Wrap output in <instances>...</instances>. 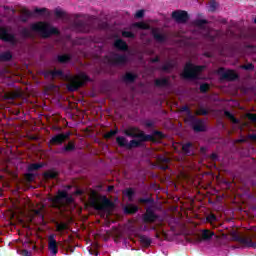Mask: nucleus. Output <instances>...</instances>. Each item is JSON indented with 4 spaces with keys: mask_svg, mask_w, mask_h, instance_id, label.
<instances>
[{
    "mask_svg": "<svg viewBox=\"0 0 256 256\" xmlns=\"http://www.w3.org/2000/svg\"><path fill=\"white\" fill-rule=\"evenodd\" d=\"M124 134L126 137H132L133 139H140V140H131L128 142L127 138L123 136L116 137V143L119 147H124L129 151L131 149H137V147H141V143H147V141H151L155 143V138L151 134H145V132L141 131L137 127H130L124 130Z\"/></svg>",
    "mask_w": 256,
    "mask_h": 256,
    "instance_id": "f257e3e1",
    "label": "nucleus"
},
{
    "mask_svg": "<svg viewBox=\"0 0 256 256\" xmlns=\"http://www.w3.org/2000/svg\"><path fill=\"white\" fill-rule=\"evenodd\" d=\"M49 201L56 209H63V207L74 203L75 199H73V195L67 193V190H58L54 197L49 198Z\"/></svg>",
    "mask_w": 256,
    "mask_h": 256,
    "instance_id": "f03ea898",
    "label": "nucleus"
},
{
    "mask_svg": "<svg viewBox=\"0 0 256 256\" xmlns=\"http://www.w3.org/2000/svg\"><path fill=\"white\" fill-rule=\"evenodd\" d=\"M204 70L205 66L195 65L191 62H188L184 66L181 77L187 81H197V79H199V75H201Z\"/></svg>",
    "mask_w": 256,
    "mask_h": 256,
    "instance_id": "7ed1b4c3",
    "label": "nucleus"
},
{
    "mask_svg": "<svg viewBox=\"0 0 256 256\" xmlns=\"http://www.w3.org/2000/svg\"><path fill=\"white\" fill-rule=\"evenodd\" d=\"M31 31H35L36 33H40L43 39H49L51 35H59V29L55 27H51L48 23L38 22L31 25Z\"/></svg>",
    "mask_w": 256,
    "mask_h": 256,
    "instance_id": "20e7f679",
    "label": "nucleus"
},
{
    "mask_svg": "<svg viewBox=\"0 0 256 256\" xmlns=\"http://www.w3.org/2000/svg\"><path fill=\"white\" fill-rule=\"evenodd\" d=\"M231 239H232V241L241 243V245H244L245 247H253L254 249H256V234L255 233L248 234L247 236H242L238 232H232Z\"/></svg>",
    "mask_w": 256,
    "mask_h": 256,
    "instance_id": "39448f33",
    "label": "nucleus"
},
{
    "mask_svg": "<svg viewBox=\"0 0 256 256\" xmlns=\"http://www.w3.org/2000/svg\"><path fill=\"white\" fill-rule=\"evenodd\" d=\"M91 81V78L87 74L81 73L78 78L72 79L70 83L66 85V89L70 93H74V91H79L85 83H91Z\"/></svg>",
    "mask_w": 256,
    "mask_h": 256,
    "instance_id": "423d86ee",
    "label": "nucleus"
},
{
    "mask_svg": "<svg viewBox=\"0 0 256 256\" xmlns=\"http://www.w3.org/2000/svg\"><path fill=\"white\" fill-rule=\"evenodd\" d=\"M104 59L108 65H112L113 67H122L123 65H127V63H129V58L127 55L119 53L105 56Z\"/></svg>",
    "mask_w": 256,
    "mask_h": 256,
    "instance_id": "0eeeda50",
    "label": "nucleus"
},
{
    "mask_svg": "<svg viewBox=\"0 0 256 256\" xmlns=\"http://www.w3.org/2000/svg\"><path fill=\"white\" fill-rule=\"evenodd\" d=\"M188 121L194 133H205V131H207V124L205 123V120L197 118L194 115H190Z\"/></svg>",
    "mask_w": 256,
    "mask_h": 256,
    "instance_id": "6e6552de",
    "label": "nucleus"
},
{
    "mask_svg": "<svg viewBox=\"0 0 256 256\" xmlns=\"http://www.w3.org/2000/svg\"><path fill=\"white\" fill-rule=\"evenodd\" d=\"M114 205L115 204H113L107 196H102L101 202H98L97 200L91 202V206L96 209V211H105L106 209H111Z\"/></svg>",
    "mask_w": 256,
    "mask_h": 256,
    "instance_id": "1a4fd4ad",
    "label": "nucleus"
},
{
    "mask_svg": "<svg viewBox=\"0 0 256 256\" xmlns=\"http://www.w3.org/2000/svg\"><path fill=\"white\" fill-rule=\"evenodd\" d=\"M71 138V133L68 131L66 133H58L54 135L48 142L49 147L63 145L66 141Z\"/></svg>",
    "mask_w": 256,
    "mask_h": 256,
    "instance_id": "9d476101",
    "label": "nucleus"
},
{
    "mask_svg": "<svg viewBox=\"0 0 256 256\" xmlns=\"http://www.w3.org/2000/svg\"><path fill=\"white\" fill-rule=\"evenodd\" d=\"M44 13H47V8H35L34 12H31L29 9H24L22 10V16L20 17V20L22 23H27L29 18L33 17V15H43Z\"/></svg>",
    "mask_w": 256,
    "mask_h": 256,
    "instance_id": "9b49d317",
    "label": "nucleus"
},
{
    "mask_svg": "<svg viewBox=\"0 0 256 256\" xmlns=\"http://www.w3.org/2000/svg\"><path fill=\"white\" fill-rule=\"evenodd\" d=\"M218 75H221L222 79L224 81H237L239 79V74L235 72V70H227L225 71V68L220 67L218 69Z\"/></svg>",
    "mask_w": 256,
    "mask_h": 256,
    "instance_id": "f8f14e48",
    "label": "nucleus"
},
{
    "mask_svg": "<svg viewBox=\"0 0 256 256\" xmlns=\"http://www.w3.org/2000/svg\"><path fill=\"white\" fill-rule=\"evenodd\" d=\"M0 39L5 43H11V45H15V43H17V38H15V34L9 33V30L4 27H0Z\"/></svg>",
    "mask_w": 256,
    "mask_h": 256,
    "instance_id": "ddd939ff",
    "label": "nucleus"
},
{
    "mask_svg": "<svg viewBox=\"0 0 256 256\" xmlns=\"http://www.w3.org/2000/svg\"><path fill=\"white\" fill-rule=\"evenodd\" d=\"M72 27L78 33H89L91 31V26L83 20H75L72 23Z\"/></svg>",
    "mask_w": 256,
    "mask_h": 256,
    "instance_id": "4468645a",
    "label": "nucleus"
},
{
    "mask_svg": "<svg viewBox=\"0 0 256 256\" xmlns=\"http://www.w3.org/2000/svg\"><path fill=\"white\" fill-rule=\"evenodd\" d=\"M172 19H175L176 23H186L189 21V13L185 10H176L172 12Z\"/></svg>",
    "mask_w": 256,
    "mask_h": 256,
    "instance_id": "2eb2a0df",
    "label": "nucleus"
},
{
    "mask_svg": "<svg viewBox=\"0 0 256 256\" xmlns=\"http://www.w3.org/2000/svg\"><path fill=\"white\" fill-rule=\"evenodd\" d=\"M48 249L52 255L59 253V246L57 245V240H55V234H51L48 237Z\"/></svg>",
    "mask_w": 256,
    "mask_h": 256,
    "instance_id": "dca6fc26",
    "label": "nucleus"
},
{
    "mask_svg": "<svg viewBox=\"0 0 256 256\" xmlns=\"http://www.w3.org/2000/svg\"><path fill=\"white\" fill-rule=\"evenodd\" d=\"M151 34L154 41H156V43H167V39H168L167 35L159 32V29L153 28L151 30Z\"/></svg>",
    "mask_w": 256,
    "mask_h": 256,
    "instance_id": "f3484780",
    "label": "nucleus"
},
{
    "mask_svg": "<svg viewBox=\"0 0 256 256\" xmlns=\"http://www.w3.org/2000/svg\"><path fill=\"white\" fill-rule=\"evenodd\" d=\"M159 219V216L155 213V210L147 209L146 213L143 215L144 223H155Z\"/></svg>",
    "mask_w": 256,
    "mask_h": 256,
    "instance_id": "a211bd4d",
    "label": "nucleus"
},
{
    "mask_svg": "<svg viewBox=\"0 0 256 256\" xmlns=\"http://www.w3.org/2000/svg\"><path fill=\"white\" fill-rule=\"evenodd\" d=\"M114 47L118 49V51H129V45L121 38L114 41Z\"/></svg>",
    "mask_w": 256,
    "mask_h": 256,
    "instance_id": "6ab92c4d",
    "label": "nucleus"
},
{
    "mask_svg": "<svg viewBox=\"0 0 256 256\" xmlns=\"http://www.w3.org/2000/svg\"><path fill=\"white\" fill-rule=\"evenodd\" d=\"M155 87H169L171 83L169 82V78H158L154 81Z\"/></svg>",
    "mask_w": 256,
    "mask_h": 256,
    "instance_id": "aec40b11",
    "label": "nucleus"
},
{
    "mask_svg": "<svg viewBox=\"0 0 256 256\" xmlns=\"http://www.w3.org/2000/svg\"><path fill=\"white\" fill-rule=\"evenodd\" d=\"M44 179H57L59 177V172L55 169H50L43 173Z\"/></svg>",
    "mask_w": 256,
    "mask_h": 256,
    "instance_id": "412c9836",
    "label": "nucleus"
},
{
    "mask_svg": "<svg viewBox=\"0 0 256 256\" xmlns=\"http://www.w3.org/2000/svg\"><path fill=\"white\" fill-rule=\"evenodd\" d=\"M139 211V206L130 204L124 208V213L126 215H135Z\"/></svg>",
    "mask_w": 256,
    "mask_h": 256,
    "instance_id": "4be33fe9",
    "label": "nucleus"
},
{
    "mask_svg": "<svg viewBox=\"0 0 256 256\" xmlns=\"http://www.w3.org/2000/svg\"><path fill=\"white\" fill-rule=\"evenodd\" d=\"M182 152L184 155H193V143L187 142L182 145Z\"/></svg>",
    "mask_w": 256,
    "mask_h": 256,
    "instance_id": "5701e85b",
    "label": "nucleus"
},
{
    "mask_svg": "<svg viewBox=\"0 0 256 256\" xmlns=\"http://www.w3.org/2000/svg\"><path fill=\"white\" fill-rule=\"evenodd\" d=\"M45 167V164L43 163H31L27 167L28 173H33V171H39V169H43Z\"/></svg>",
    "mask_w": 256,
    "mask_h": 256,
    "instance_id": "b1692460",
    "label": "nucleus"
},
{
    "mask_svg": "<svg viewBox=\"0 0 256 256\" xmlns=\"http://www.w3.org/2000/svg\"><path fill=\"white\" fill-rule=\"evenodd\" d=\"M21 96L22 94L20 91L8 92L5 94V99L8 101H15V99H19Z\"/></svg>",
    "mask_w": 256,
    "mask_h": 256,
    "instance_id": "393cba45",
    "label": "nucleus"
},
{
    "mask_svg": "<svg viewBox=\"0 0 256 256\" xmlns=\"http://www.w3.org/2000/svg\"><path fill=\"white\" fill-rule=\"evenodd\" d=\"M73 59V56H71V54H61L57 56V61L58 63H69V61H71Z\"/></svg>",
    "mask_w": 256,
    "mask_h": 256,
    "instance_id": "a878e982",
    "label": "nucleus"
},
{
    "mask_svg": "<svg viewBox=\"0 0 256 256\" xmlns=\"http://www.w3.org/2000/svg\"><path fill=\"white\" fill-rule=\"evenodd\" d=\"M137 79V75L131 73V72H127L124 76H123V81L124 83H135V80Z\"/></svg>",
    "mask_w": 256,
    "mask_h": 256,
    "instance_id": "bb28decb",
    "label": "nucleus"
},
{
    "mask_svg": "<svg viewBox=\"0 0 256 256\" xmlns=\"http://www.w3.org/2000/svg\"><path fill=\"white\" fill-rule=\"evenodd\" d=\"M138 239H139L141 245H143V247H150L151 246V243H152L151 238H149L145 235H139Z\"/></svg>",
    "mask_w": 256,
    "mask_h": 256,
    "instance_id": "cd10ccee",
    "label": "nucleus"
},
{
    "mask_svg": "<svg viewBox=\"0 0 256 256\" xmlns=\"http://www.w3.org/2000/svg\"><path fill=\"white\" fill-rule=\"evenodd\" d=\"M215 233H213L211 230H203L201 239L202 241H211Z\"/></svg>",
    "mask_w": 256,
    "mask_h": 256,
    "instance_id": "c85d7f7f",
    "label": "nucleus"
},
{
    "mask_svg": "<svg viewBox=\"0 0 256 256\" xmlns=\"http://www.w3.org/2000/svg\"><path fill=\"white\" fill-rule=\"evenodd\" d=\"M47 75H51L52 79H55V77H63L64 73L63 70H48L45 73V77H47Z\"/></svg>",
    "mask_w": 256,
    "mask_h": 256,
    "instance_id": "c756f323",
    "label": "nucleus"
},
{
    "mask_svg": "<svg viewBox=\"0 0 256 256\" xmlns=\"http://www.w3.org/2000/svg\"><path fill=\"white\" fill-rule=\"evenodd\" d=\"M123 195H125L128 198V201L132 202L133 197H135V190L133 188H126L123 191Z\"/></svg>",
    "mask_w": 256,
    "mask_h": 256,
    "instance_id": "7c9ffc66",
    "label": "nucleus"
},
{
    "mask_svg": "<svg viewBox=\"0 0 256 256\" xmlns=\"http://www.w3.org/2000/svg\"><path fill=\"white\" fill-rule=\"evenodd\" d=\"M75 142L70 141L66 146L62 148V153H71L72 151H75Z\"/></svg>",
    "mask_w": 256,
    "mask_h": 256,
    "instance_id": "2f4dec72",
    "label": "nucleus"
},
{
    "mask_svg": "<svg viewBox=\"0 0 256 256\" xmlns=\"http://www.w3.org/2000/svg\"><path fill=\"white\" fill-rule=\"evenodd\" d=\"M55 225H56L57 233H63V231H66V229L69 228V226L65 222H61V223L55 222Z\"/></svg>",
    "mask_w": 256,
    "mask_h": 256,
    "instance_id": "473e14b6",
    "label": "nucleus"
},
{
    "mask_svg": "<svg viewBox=\"0 0 256 256\" xmlns=\"http://www.w3.org/2000/svg\"><path fill=\"white\" fill-rule=\"evenodd\" d=\"M224 115L225 117H227V119H230V121L234 123V125L239 124V119H237L235 115H233V113H231L230 111L228 110L224 111Z\"/></svg>",
    "mask_w": 256,
    "mask_h": 256,
    "instance_id": "72a5a7b5",
    "label": "nucleus"
},
{
    "mask_svg": "<svg viewBox=\"0 0 256 256\" xmlns=\"http://www.w3.org/2000/svg\"><path fill=\"white\" fill-rule=\"evenodd\" d=\"M133 27H136L137 29H142L144 31L151 29V26H149V24H147L145 22H135L133 24Z\"/></svg>",
    "mask_w": 256,
    "mask_h": 256,
    "instance_id": "f704fd0d",
    "label": "nucleus"
},
{
    "mask_svg": "<svg viewBox=\"0 0 256 256\" xmlns=\"http://www.w3.org/2000/svg\"><path fill=\"white\" fill-rule=\"evenodd\" d=\"M11 59H13V54H11V52H3L0 54V61L2 62L11 61Z\"/></svg>",
    "mask_w": 256,
    "mask_h": 256,
    "instance_id": "c9c22d12",
    "label": "nucleus"
},
{
    "mask_svg": "<svg viewBox=\"0 0 256 256\" xmlns=\"http://www.w3.org/2000/svg\"><path fill=\"white\" fill-rule=\"evenodd\" d=\"M174 68H175V64L172 61L167 62L161 67V69L166 73H169V71H171V69H174Z\"/></svg>",
    "mask_w": 256,
    "mask_h": 256,
    "instance_id": "e433bc0d",
    "label": "nucleus"
},
{
    "mask_svg": "<svg viewBox=\"0 0 256 256\" xmlns=\"http://www.w3.org/2000/svg\"><path fill=\"white\" fill-rule=\"evenodd\" d=\"M207 23H209V21H207L206 19H197L194 21V25L196 27H199L200 29H203V27H205Z\"/></svg>",
    "mask_w": 256,
    "mask_h": 256,
    "instance_id": "4c0bfd02",
    "label": "nucleus"
},
{
    "mask_svg": "<svg viewBox=\"0 0 256 256\" xmlns=\"http://www.w3.org/2000/svg\"><path fill=\"white\" fill-rule=\"evenodd\" d=\"M197 116H207L209 115V110L205 109L204 107H199L198 110L195 112Z\"/></svg>",
    "mask_w": 256,
    "mask_h": 256,
    "instance_id": "58836bf2",
    "label": "nucleus"
},
{
    "mask_svg": "<svg viewBox=\"0 0 256 256\" xmlns=\"http://www.w3.org/2000/svg\"><path fill=\"white\" fill-rule=\"evenodd\" d=\"M240 69H243L244 71H255V65H253V63L240 65Z\"/></svg>",
    "mask_w": 256,
    "mask_h": 256,
    "instance_id": "ea45409f",
    "label": "nucleus"
},
{
    "mask_svg": "<svg viewBox=\"0 0 256 256\" xmlns=\"http://www.w3.org/2000/svg\"><path fill=\"white\" fill-rule=\"evenodd\" d=\"M152 137H157L158 139H165V134L159 130H155L153 133H152Z\"/></svg>",
    "mask_w": 256,
    "mask_h": 256,
    "instance_id": "a19ab883",
    "label": "nucleus"
},
{
    "mask_svg": "<svg viewBox=\"0 0 256 256\" xmlns=\"http://www.w3.org/2000/svg\"><path fill=\"white\" fill-rule=\"evenodd\" d=\"M37 177V174H33V173H27L25 174V179L26 181H28L29 183H33V181H35V178Z\"/></svg>",
    "mask_w": 256,
    "mask_h": 256,
    "instance_id": "79ce46f5",
    "label": "nucleus"
},
{
    "mask_svg": "<svg viewBox=\"0 0 256 256\" xmlns=\"http://www.w3.org/2000/svg\"><path fill=\"white\" fill-rule=\"evenodd\" d=\"M139 203H142V204H153L155 203V199L153 198H139Z\"/></svg>",
    "mask_w": 256,
    "mask_h": 256,
    "instance_id": "37998d69",
    "label": "nucleus"
},
{
    "mask_svg": "<svg viewBox=\"0 0 256 256\" xmlns=\"http://www.w3.org/2000/svg\"><path fill=\"white\" fill-rule=\"evenodd\" d=\"M117 133H119V130H110L109 132H107L104 137L105 139H111L112 137H115V135H117Z\"/></svg>",
    "mask_w": 256,
    "mask_h": 256,
    "instance_id": "c03bdc74",
    "label": "nucleus"
},
{
    "mask_svg": "<svg viewBox=\"0 0 256 256\" xmlns=\"http://www.w3.org/2000/svg\"><path fill=\"white\" fill-rule=\"evenodd\" d=\"M20 35H22L23 37H25V38H29V37H31V31L30 30H28V28H22L21 30H20Z\"/></svg>",
    "mask_w": 256,
    "mask_h": 256,
    "instance_id": "a18cd8bd",
    "label": "nucleus"
},
{
    "mask_svg": "<svg viewBox=\"0 0 256 256\" xmlns=\"http://www.w3.org/2000/svg\"><path fill=\"white\" fill-rule=\"evenodd\" d=\"M122 37H125L126 39H135V34L131 31H123Z\"/></svg>",
    "mask_w": 256,
    "mask_h": 256,
    "instance_id": "49530a36",
    "label": "nucleus"
},
{
    "mask_svg": "<svg viewBox=\"0 0 256 256\" xmlns=\"http://www.w3.org/2000/svg\"><path fill=\"white\" fill-rule=\"evenodd\" d=\"M209 11H210V13H215V11H217V1L212 0L210 2Z\"/></svg>",
    "mask_w": 256,
    "mask_h": 256,
    "instance_id": "de8ad7c7",
    "label": "nucleus"
},
{
    "mask_svg": "<svg viewBox=\"0 0 256 256\" xmlns=\"http://www.w3.org/2000/svg\"><path fill=\"white\" fill-rule=\"evenodd\" d=\"M200 93H207V91H209L210 86L208 83H203L200 85Z\"/></svg>",
    "mask_w": 256,
    "mask_h": 256,
    "instance_id": "09e8293b",
    "label": "nucleus"
},
{
    "mask_svg": "<svg viewBox=\"0 0 256 256\" xmlns=\"http://www.w3.org/2000/svg\"><path fill=\"white\" fill-rule=\"evenodd\" d=\"M181 111L183 113H187L188 119L191 117V115H193V114H191V109L189 108V106H182Z\"/></svg>",
    "mask_w": 256,
    "mask_h": 256,
    "instance_id": "8fccbe9b",
    "label": "nucleus"
},
{
    "mask_svg": "<svg viewBox=\"0 0 256 256\" xmlns=\"http://www.w3.org/2000/svg\"><path fill=\"white\" fill-rule=\"evenodd\" d=\"M136 19H143L145 17V10H138L135 14Z\"/></svg>",
    "mask_w": 256,
    "mask_h": 256,
    "instance_id": "3c124183",
    "label": "nucleus"
},
{
    "mask_svg": "<svg viewBox=\"0 0 256 256\" xmlns=\"http://www.w3.org/2000/svg\"><path fill=\"white\" fill-rule=\"evenodd\" d=\"M157 160L160 163H169V161H171L168 157L165 156H158Z\"/></svg>",
    "mask_w": 256,
    "mask_h": 256,
    "instance_id": "603ef678",
    "label": "nucleus"
},
{
    "mask_svg": "<svg viewBox=\"0 0 256 256\" xmlns=\"http://www.w3.org/2000/svg\"><path fill=\"white\" fill-rule=\"evenodd\" d=\"M247 117H248V120L251 121V123H256V114L248 113Z\"/></svg>",
    "mask_w": 256,
    "mask_h": 256,
    "instance_id": "864d4df0",
    "label": "nucleus"
},
{
    "mask_svg": "<svg viewBox=\"0 0 256 256\" xmlns=\"http://www.w3.org/2000/svg\"><path fill=\"white\" fill-rule=\"evenodd\" d=\"M207 221L208 223H213V221H217V216H215V214H210L207 216Z\"/></svg>",
    "mask_w": 256,
    "mask_h": 256,
    "instance_id": "5fc2aeb1",
    "label": "nucleus"
},
{
    "mask_svg": "<svg viewBox=\"0 0 256 256\" xmlns=\"http://www.w3.org/2000/svg\"><path fill=\"white\" fill-rule=\"evenodd\" d=\"M55 16L58 17L59 19H61V17L65 16V12H63L61 10H55Z\"/></svg>",
    "mask_w": 256,
    "mask_h": 256,
    "instance_id": "6e6d98bb",
    "label": "nucleus"
},
{
    "mask_svg": "<svg viewBox=\"0 0 256 256\" xmlns=\"http://www.w3.org/2000/svg\"><path fill=\"white\" fill-rule=\"evenodd\" d=\"M158 169H161L162 171H167L169 169V165L167 164H159Z\"/></svg>",
    "mask_w": 256,
    "mask_h": 256,
    "instance_id": "4d7b16f0",
    "label": "nucleus"
},
{
    "mask_svg": "<svg viewBox=\"0 0 256 256\" xmlns=\"http://www.w3.org/2000/svg\"><path fill=\"white\" fill-rule=\"evenodd\" d=\"M20 255L31 256V252H29L27 249H24V250H21Z\"/></svg>",
    "mask_w": 256,
    "mask_h": 256,
    "instance_id": "13d9d810",
    "label": "nucleus"
},
{
    "mask_svg": "<svg viewBox=\"0 0 256 256\" xmlns=\"http://www.w3.org/2000/svg\"><path fill=\"white\" fill-rule=\"evenodd\" d=\"M210 159L211 161H217V159H219V156L217 155V153H212L210 155Z\"/></svg>",
    "mask_w": 256,
    "mask_h": 256,
    "instance_id": "bf43d9fd",
    "label": "nucleus"
},
{
    "mask_svg": "<svg viewBox=\"0 0 256 256\" xmlns=\"http://www.w3.org/2000/svg\"><path fill=\"white\" fill-rule=\"evenodd\" d=\"M159 61H160L159 56H156L151 59V63H159Z\"/></svg>",
    "mask_w": 256,
    "mask_h": 256,
    "instance_id": "052dcab7",
    "label": "nucleus"
},
{
    "mask_svg": "<svg viewBox=\"0 0 256 256\" xmlns=\"http://www.w3.org/2000/svg\"><path fill=\"white\" fill-rule=\"evenodd\" d=\"M145 125H146V127L151 128V127H153V122L148 120L145 122Z\"/></svg>",
    "mask_w": 256,
    "mask_h": 256,
    "instance_id": "680f3d73",
    "label": "nucleus"
},
{
    "mask_svg": "<svg viewBox=\"0 0 256 256\" xmlns=\"http://www.w3.org/2000/svg\"><path fill=\"white\" fill-rule=\"evenodd\" d=\"M74 194L81 196V195H83V191L80 190V189H77V190L74 192Z\"/></svg>",
    "mask_w": 256,
    "mask_h": 256,
    "instance_id": "e2e57ef3",
    "label": "nucleus"
},
{
    "mask_svg": "<svg viewBox=\"0 0 256 256\" xmlns=\"http://www.w3.org/2000/svg\"><path fill=\"white\" fill-rule=\"evenodd\" d=\"M114 189H115V186L110 185V186H108L107 191H108V193H111Z\"/></svg>",
    "mask_w": 256,
    "mask_h": 256,
    "instance_id": "0e129e2a",
    "label": "nucleus"
},
{
    "mask_svg": "<svg viewBox=\"0 0 256 256\" xmlns=\"http://www.w3.org/2000/svg\"><path fill=\"white\" fill-rule=\"evenodd\" d=\"M249 139H251L252 141H256V134H250Z\"/></svg>",
    "mask_w": 256,
    "mask_h": 256,
    "instance_id": "69168bd1",
    "label": "nucleus"
},
{
    "mask_svg": "<svg viewBox=\"0 0 256 256\" xmlns=\"http://www.w3.org/2000/svg\"><path fill=\"white\" fill-rule=\"evenodd\" d=\"M220 22L223 23V25H227V19L225 18H223Z\"/></svg>",
    "mask_w": 256,
    "mask_h": 256,
    "instance_id": "338daca9",
    "label": "nucleus"
},
{
    "mask_svg": "<svg viewBox=\"0 0 256 256\" xmlns=\"http://www.w3.org/2000/svg\"><path fill=\"white\" fill-rule=\"evenodd\" d=\"M254 23L256 24V18L254 19Z\"/></svg>",
    "mask_w": 256,
    "mask_h": 256,
    "instance_id": "774afa93",
    "label": "nucleus"
}]
</instances>
